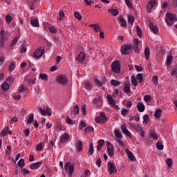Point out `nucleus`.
I'll use <instances>...</instances> for the list:
<instances>
[{
	"mask_svg": "<svg viewBox=\"0 0 177 177\" xmlns=\"http://www.w3.org/2000/svg\"><path fill=\"white\" fill-rule=\"evenodd\" d=\"M9 84L7 82H3L1 84V89L4 91H9Z\"/></svg>",
	"mask_w": 177,
	"mask_h": 177,
	"instance_id": "5701e85b",
	"label": "nucleus"
},
{
	"mask_svg": "<svg viewBox=\"0 0 177 177\" xmlns=\"http://www.w3.org/2000/svg\"><path fill=\"white\" fill-rule=\"evenodd\" d=\"M133 50V46L132 44H124L121 47V53L122 55H129Z\"/></svg>",
	"mask_w": 177,
	"mask_h": 177,
	"instance_id": "7ed1b4c3",
	"label": "nucleus"
},
{
	"mask_svg": "<svg viewBox=\"0 0 177 177\" xmlns=\"http://www.w3.org/2000/svg\"><path fill=\"white\" fill-rule=\"evenodd\" d=\"M109 13H111V15H113V16H117V15H118V10L117 9H109Z\"/></svg>",
	"mask_w": 177,
	"mask_h": 177,
	"instance_id": "f704fd0d",
	"label": "nucleus"
},
{
	"mask_svg": "<svg viewBox=\"0 0 177 177\" xmlns=\"http://www.w3.org/2000/svg\"><path fill=\"white\" fill-rule=\"evenodd\" d=\"M68 139H70V135L65 133L61 136L60 142H61V143H66V142H67V140H68Z\"/></svg>",
	"mask_w": 177,
	"mask_h": 177,
	"instance_id": "2eb2a0df",
	"label": "nucleus"
},
{
	"mask_svg": "<svg viewBox=\"0 0 177 177\" xmlns=\"http://www.w3.org/2000/svg\"><path fill=\"white\" fill-rule=\"evenodd\" d=\"M165 21L167 26H172V24H174L175 21H177L176 15L172 14L171 12H167L166 14Z\"/></svg>",
	"mask_w": 177,
	"mask_h": 177,
	"instance_id": "f257e3e1",
	"label": "nucleus"
},
{
	"mask_svg": "<svg viewBox=\"0 0 177 177\" xmlns=\"http://www.w3.org/2000/svg\"><path fill=\"white\" fill-rule=\"evenodd\" d=\"M137 109L138 110L139 113H143L145 110V104L142 102H138L137 104Z\"/></svg>",
	"mask_w": 177,
	"mask_h": 177,
	"instance_id": "a211bd4d",
	"label": "nucleus"
},
{
	"mask_svg": "<svg viewBox=\"0 0 177 177\" xmlns=\"http://www.w3.org/2000/svg\"><path fill=\"white\" fill-rule=\"evenodd\" d=\"M44 53H45V50L39 48L34 51L33 57L35 59H41L44 55Z\"/></svg>",
	"mask_w": 177,
	"mask_h": 177,
	"instance_id": "423d86ee",
	"label": "nucleus"
},
{
	"mask_svg": "<svg viewBox=\"0 0 177 177\" xmlns=\"http://www.w3.org/2000/svg\"><path fill=\"white\" fill-rule=\"evenodd\" d=\"M34 121V115H30L28 118V124H31Z\"/></svg>",
	"mask_w": 177,
	"mask_h": 177,
	"instance_id": "4d7b16f0",
	"label": "nucleus"
},
{
	"mask_svg": "<svg viewBox=\"0 0 177 177\" xmlns=\"http://www.w3.org/2000/svg\"><path fill=\"white\" fill-rule=\"evenodd\" d=\"M39 111L43 116L52 115V109L49 106H46L45 109H43L42 108H39Z\"/></svg>",
	"mask_w": 177,
	"mask_h": 177,
	"instance_id": "1a4fd4ad",
	"label": "nucleus"
},
{
	"mask_svg": "<svg viewBox=\"0 0 177 177\" xmlns=\"http://www.w3.org/2000/svg\"><path fill=\"white\" fill-rule=\"evenodd\" d=\"M39 78H41V80H43V81H48V75H46V74L45 73H40Z\"/></svg>",
	"mask_w": 177,
	"mask_h": 177,
	"instance_id": "ea45409f",
	"label": "nucleus"
},
{
	"mask_svg": "<svg viewBox=\"0 0 177 177\" xmlns=\"http://www.w3.org/2000/svg\"><path fill=\"white\" fill-rule=\"evenodd\" d=\"M6 82H8V84H10V85H12V84H13V82H15V78L12 76H9L7 79H6Z\"/></svg>",
	"mask_w": 177,
	"mask_h": 177,
	"instance_id": "4c0bfd02",
	"label": "nucleus"
},
{
	"mask_svg": "<svg viewBox=\"0 0 177 177\" xmlns=\"http://www.w3.org/2000/svg\"><path fill=\"white\" fill-rule=\"evenodd\" d=\"M0 37L1 41H5V39H8V37L5 36V30H1L0 31Z\"/></svg>",
	"mask_w": 177,
	"mask_h": 177,
	"instance_id": "473e14b6",
	"label": "nucleus"
},
{
	"mask_svg": "<svg viewBox=\"0 0 177 177\" xmlns=\"http://www.w3.org/2000/svg\"><path fill=\"white\" fill-rule=\"evenodd\" d=\"M57 84L60 85H66L67 84V77L64 75H60L56 78Z\"/></svg>",
	"mask_w": 177,
	"mask_h": 177,
	"instance_id": "6e6552de",
	"label": "nucleus"
},
{
	"mask_svg": "<svg viewBox=\"0 0 177 177\" xmlns=\"http://www.w3.org/2000/svg\"><path fill=\"white\" fill-rule=\"evenodd\" d=\"M126 5H127L128 8H132V3L129 0H124Z\"/></svg>",
	"mask_w": 177,
	"mask_h": 177,
	"instance_id": "338daca9",
	"label": "nucleus"
},
{
	"mask_svg": "<svg viewBox=\"0 0 177 177\" xmlns=\"http://www.w3.org/2000/svg\"><path fill=\"white\" fill-rule=\"evenodd\" d=\"M18 166H19L20 168H23V167L24 166V160L20 159L18 162Z\"/></svg>",
	"mask_w": 177,
	"mask_h": 177,
	"instance_id": "680f3d73",
	"label": "nucleus"
},
{
	"mask_svg": "<svg viewBox=\"0 0 177 177\" xmlns=\"http://www.w3.org/2000/svg\"><path fill=\"white\" fill-rule=\"evenodd\" d=\"M156 147L158 150H162L164 149V145L160 142L156 143Z\"/></svg>",
	"mask_w": 177,
	"mask_h": 177,
	"instance_id": "8fccbe9b",
	"label": "nucleus"
},
{
	"mask_svg": "<svg viewBox=\"0 0 177 177\" xmlns=\"http://www.w3.org/2000/svg\"><path fill=\"white\" fill-rule=\"evenodd\" d=\"M131 80L132 85H133V86H136L138 85V84H140V82L143 81V75H142V73H138L136 77L135 75H133Z\"/></svg>",
	"mask_w": 177,
	"mask_h": 177,
	"instance_id": "f03ea898",
	"label": "nucleus"
},
{
	"mask_svg": "<svg viewBox=\"0 0 177 177\" xmlns=\"http://www.w3.org/2000/svg\"><path fill=\"white\" fill-rule=\"evenodd\" d=\"M95 165H97V168H100V167L102 166V159H97Z\"/></svg>",
	"mask_w": 177,
	"mask_h": 177,
	"instance_id": "69168bd1",
	"label": "nucleus"
},
{
	"mask_svg": "<svg viewBox=\"0 0 177 177\" xmlns=\"http://www.w3.org/2000/svg\"><path fill=\"white\" fill-rule=\"evenodd\" d=\"M171 75L172 77H176V78H177V68H173Z\"/></svg>",
	"mask_w": 177,
	"mask_h": 177,
	"instance_id": "13d9d810",
	"label": "nucleus"
},
{
	"mask_svg": "<svg viewBox=\"0 0 177 177\" xmlns=\"http://www.w3.org/2000/svg\"><path fill=\"white\" fill-rule=\"evenodd\" d=\"M136 31L139 38H142V29H140V27L136 26Z\"/></svg>",
	"mask_w": 177,
	"mask_h": 177,
	"instance_id": "a19ab883",
	"label": "nucleus"
},
{
	"mask_svg": "<svg viewBox=\"0 0 177 177\" xmlns=\"http://www.w3.org/2000/svg\"><path fill=\"white\" fill-rule=\"evenodd\" d=\"M161 114H162V111H161V109H156L155 113H154V117L156 118H160V117H161Z\"/></svg>",
	"mask_w": 177,
	"mask_h": 177,
	"instance_id": "cd10ccee",
	"label": "nucleus"
},
{
	"mask_svg": "<svg viewBox=\"0 0 177 177\" xmlns=\"http://www.w3.org/2000/svg\"><path fill=\"white\" fill-rule=\"evenodd\" d=\"M16 68V62L13 61L8 66L9 71H13Z\"/></svg>",
	"mask_w": 177,
	"mask_h": 177,
	"instance_id": "2f4dec72",
	"label": "nucleus"
},
{
	"mask_svg": "<svg viewBox=\"0 0 177 177\" xmlns=\"http://www.w3.org/2000/svg\"><path fill=\"white\" fill-rule=\"evenodd\" d=\"M42 149H44V145L42 143L39 144L37 147V151H42Z\"/></svg>",
	"mask_w": 177,
	"mask_h": 177,
	"instance_id": "3c124183",
	"label": "nucleus"
},
{
	"mask_svg": "<svg viewBox=\"0 0 177 177\" xmlns=\"http://www.w3.org/2000/svg\"><path fill=\"white\" fill-rule=\"evenodd\" d=\"M125 153L127 154V157L130 161H136V157H135V155L128 149H125Z\"/></svg>",
	"mask_w": 177,
	"mask_h": 177,
	"instance_id": "f8f14e48",
	"label": "nucleus"
},
{
	"mask_svg": "<svg viewBox=\"0 0 177 177\" xmlns=\"http://www.w3.org/2000/svg\"><path fill=\"white\" fill-rule=\"evenodd\" d=\"M108 169L111 175L117 173V167L114 163L108 162Z\"/></svg>",
	"mask_w": 177,
	"mask_h": 177,
	"instance_id": "9d476101",
	"label": "nucleus"
},
{
	"mask_svg": "<svg viewBox=\"0 0 177 177\" xmlns=\"http://www.w3.org/2000/svg\"><path fill=\"white\" fill-rule=\"evenodd\" d=\"M65 171H67L68 176L73 177V174H74V165L68 162L64 165Z\"/></svg>",
	"mask_w": 177,
	"mask_h": 177,
	"instance_id": "20e7f679",
	"label": "nucleus"
},
{
	"mask_svg": "<svg viewBox=\"0 0 177 177\" xmlns=\"http://www.w3.org/2000/svg\"><path fill=\"white\" fill-rule=\"evenodd\" d=\"M126 5H127L128 8H132V3L129 0H124Z\"/></svg>",
	"mask_w": 177,
	"mask_h": 177,
	"instance_id": "774afa93",
	"label": "nucleus"
},
{
	"mask_svg": "<svg viewBox=\"0 0 177 177\" xmlns=\"http://www.w3.org/2000/svg\"><path fill=\"white\" fill-rule=\"evenodd\" d=\"M121 129L122 132H123L126 136L132 139V135L131 134V132H129V130L127 129V126L125 124L122 125Z\"/></svg>",
	"mask_w": 177,
	"mask_h": 177,
	"instance_id": "ddd939ff",
	"label": "nucleus"
},
{
	"mask_svg": "<svg viewBox=\"0 0 177 177\" xmlns=\"http://www.w3.org/2000/svg\"><path fill=\"white\" fill-rule=\"evenodd\" d=\"M90 27L93 28L95 32H100V26H99L97 24H91L90 25Z\"/></svg>",
	"mask_w": 177,
	"mask_h": 177,
	"instance_id": "b1692460",
	"label": "nucleus"
},
{
	"mask_svg": "<svg viewBox=\"0 0 177 177\" xmlns=\"http://www.w3.org/2000/svg\"><path fill=\"white\" fill-rule=\"evenodd\" d=\"M111 68L113 73L118 74L121 71V63H120V61H114L112 63Z\"/></svg>",
	"mask_w": 177,
	"mask_h": 177,
	"instance_id": "39448f33",
	"label": "nucleus"
},
{
	"mask_svg": "<svg viewBox=\"0 0 177 177\" xmlns=\"http://www.w3.org/2000/svg\"><path fill=\"white\" fill-rule=\"evenodd\" d=\"M42 165V162H37L30 166V169L35 170L38 169L39 167Z\"/></svg>",
	"mask_w": 177,
	"mask_h": 177,
	"instance_id": "6ab92c4d",
	"label": "nucleus"
},
{
	"mask_svg": "<svg viewBox=\"0 0 177 177\" xmlns=\"http://www.w3.org/2000/svg\"><path fill=\"white\" fill-rule=\"evenodd\" d=\"M144 100H145V102H151V97H150V95H146L144 97Z\"/></svg>",
	"mask_w": 177,
	"mask_h": 177,
	"instance_id": "0e129e2a",
	"label": "nucleus"
},
{
	"mask_svg": "<svg viewBox=\"0 0 177 177\" xmlns=\"http://www.w3.org/2000/svg\"><path fill=\"white\" fill-rule=\"evenodd\" d=\"M74 17L75 19H77V20H81L82 19V16H81V14L80 12H75Z\"/></svg>",
	"mask_w": 177,
	"mask_h": 177,
	"instance_id": "6e6d98bb",
	"label": "nucleus"
},
{
	"mask_svg": "<svg viewBox=\"0 0 177 177\" xmlns=\"http://www.w3.org/2000/svg\"><path fill=\"white\" fill-rule=\"evenodd\" d=\"M128 109L123 108L122 110L121 111V115L124 117V115H127V114H128Z\"/></svg>",
	"mask_w": 177,
	"mask_h": 177,
	"instance_id": "5fc2aeb1",
	"label": "nucleus"
},
{
	"mask_svg": "<svg viewBox=\"0 0 177 177\" xmlns=\"http://www.w3.org/2000/svg\"><path fill=\"white\" fill-rule=\"evenodd\" d=\"M106 98L109 101V104H111V106H114L115 104V102H114V99H113L111 95H107Z\"/></svg>",
	"mask_w": 177,
	"mask_h": 177,
	"instance_id": "393cba45",
	"label": "nucleus"
},
{
	"mask_svg": "<svg viewBox=\"0 0 177 177\" xmlns=\"http://www.w3.org/2000/svg\"><path fill=\"white\" fill-rule=\"evenodd\" d=\"M157 1L156 0H151L148 2L147 9L148 12H151V9L156 6Z\"/></svg>",
	"mask_w": 177,
	"mask_h": 177,
	"instance_id": "4468645a",
	"label": "nucleus"
},
{
	"mask_svg": "<svg viewBox=\"0 0 177 177\" xmlns=\"http://www.w3.org/2000/svg\"><path fill=\"white\" fill-rule=\"evenodd\" d=\"M124 92L128 95L131 92V84L129 82H126L124 84Z\"/></svg>",
	"mask_w": 177,
	"mask_h": 177,
	"instance_id": "dca6fc26",
	"label": "nucleus"
},
{
	"mask_svg": "<svg viewBox=\"0 0 177 177\" xmlns=\"http://www.w3.org/2000/svg\"><path fill=\"white\" fill-rule=\"evenodd\" d=\"M79 113H80V107H78V106L76 105L73 109V113L75 115V114H78Z\"/></svg>",
	"mask_w": 177,
	"mask_h": 177,
	"instance_id": "bf43d9fd",
	"label": "nucleus"
},
{
	"mask_svg": "<svg viewBox=\"0 0 177 177\" xmlns=\"http://www.w3.org/2000/svg\"><path fill=\"white\" fill-rule=\"evenodd\" d=\"M149 138L151 139H153V140H157V139H158V136H157V134H156L154 133H151L149 134Z\"/></svg>",
	"mask_w": 177,
	"mask_h": 177,
	"instance_id": "37998d69",
	"label": "nucleus"
},
{
	"mask_svg": "<svg viewBox=\"0 0 177 177\" xmlns=\"http://www.w3.org/2000/svg\"><path fill=\"white\" fill-rule=\"evenodd\" d=\"M166 164L168 165L169 168H171L172 167V159L169 158L166 160Z\"/></svg>",
	"mask_w": 177,
	"mask_h": 177,
	"instance_id": "052dcab7",
	"label": "nucleus"
},
{
	"mask_svg": "<svg viewBox=\"0 0 177 177\" xmlns=\"http://www.w3.org/2000/svg\"><path fill=\"white\" fill-rule=\"evenodd\" d=\"M30 24H32V27H39V21L38 19H32Z\"/></svg>",
	"mask_w": 177,
	"mask_h": 177,
	"instance_id": "a878e982",
	"label": "nucleus"
},
{
	"mask_svg": "<svg viewBox=\"0 0 177 177\" xmlns=\"http://www.w3.org/2000/svg\"><path fill=\"white\" fill-rule=\"evenodd\" d=\"M64 19V12L60 11L58 16V21H62Z\"/></svg>",
	"mask_w": 177,
	"mask_h": 177,
	"instance_id": "79ce46f5",
	"label": "nucleus"
},
{
	"mask_svg": "<svg viewBox=\"0 0 177 177\" xmlns=\"http://www.w3.org/2000/svg\"><path fill=\"white\" fill-rule=\"evenodd\" d=\"M145 57L146 60L150 59V48L149 47H146L145 49Z\"/></svg>",
	"mask_w": 177,
	"mask_h": 177,
	"instance_id": "412c9836",
	"label": "nucleus"
},
{
	"mask_svg": "<svg viewBox=\"0 0 177 177\" xmlns=\"http://www.w3.org/2000/svg\"><path fill=\"white\" fill-rule=\"evenodd\" d=\"M115 136L116 138H118L119 139H121V138H122V134H121V133L120 132V131L116 130L115 131Z\"/></svg>",
	"mask_w": 177,
	"mask_h": 177,
	"instance_id": "864d4df0",
	"label": "nucleus"
},
{
	"mask_svg": "<svg viewBox=\"0 0 177 177\" xmlns=\"http://www.w3.org/2000/svg\"><path fill=\"white\" fill-rule=\"evenodd\" d=\"M27 91V86H24V84H21V88L19 91V93H21L22 92H26Z\"/></svg>",
	"mask_w": 177,
	"mask_h": 177,
	"instance_id": "de8ad7c7",
	"label": "nucleus"
},
{
	"mask_svg": "<svg viewBox=\"0 0 177 177\" xmlns=\"http://www.w3.org/2000/svg\"><path fill=\"white\" fill-rule=\"evenodd\" d=\"M106 146L108 156H109V157H113L114 156V146L113 145V144H111V142L109 141L106 142Z\"/></svg>",
	"mask_w": 177,
	"mask_h": 177,
	"instance_id": "0eeeda50",
	"label": "nucleus"
},
{
	"mask_svg": "<svg viewBox=\"0 0 177 177\" xmlns=\"http://www.w3.org/2000/svg\"><path fill=\"white\" fill-rule=\"evenodd\" d=\"M17 41H19V37L17 36L15 38L12 39L10 46L12 47L15 46V45L17 44Z\"/></svg>",
	"mask_w": 177,
	"mask_h": 177,
	"instance_id": "a18cd8bd",
	"label": "nucleus"
},
{
	"mask_svg": "<svg viewBox=\"0 0 177 177\" xmlns=\"http://www.w3.org/2000/svg\"><path fill=\"white\" fill-rule=\"evenodd\" d=\"M111 84L113 86H120V85H121V82H120L119 81L115 80H112L111 81Z\"/></svg>",
	"mask_w": 177,
	"mask_h": 177,
	"instance_id": "c9c22d12",
	"label": "nucleus"
},
{
	"mask_svg": "<svg viewBox=\"0 0 177 177\" xmlns=\"http://www.w3.org/2000/svg\"><path fill=\"white\" fill-rule=\"evenodd\" d=\"M93 104H97L98 103H102V97H95L92 100Z\"/></svg>",
	"mask_w": 177,
	"mask_h": 177,
	"instance_id": "72a5a7b5",
	"label": "nucleus"
},
{
	"mask_svg": "<svg viewBox=\"0 0 177 177\" xmlns=\"http://www.w3.org/2000/svg\"><path fill=\"white\" fill-rule=\"evenodd\" d=\"M93 151H94V149H93V144L91 143L89 146V148H88V150L87 151V154L88 156H93Z\"/></svg>",
	"mask_w": 177,
	"mask_h": 177,
	"instance_id": "bb28decb",
	"label": "nucleus"
},
{
	"mask_svg": "<svg viewBox=\"0 0 177 177\" xmlns=\"http://www.w3.org/2000/svg\"><path fill=\"white\" fill-rule=\"evenodd\" d=\"M120 23H121L122 27H127V21L125 20V19L121 17Z\"/></svg>",
	"mask_w": 177,
	"mask_h": 177,
	"instance_id": "09e8293b",
	"label": "nucleus"
},
{
	"mask_svg": "<svg viewBox=\"0 0 177 177\" xmlns=\"http://www.w3.org/2000/svg\"><path fill=\"white\" fill-rule=\"evenodd\" d=\"M149 28L153 34H158V27L157 26H154L152 23L149 24Z\"/></svg>",
	"mask_w": 177,
	"mask_h": 177,
	"instance_id": "f3484780",
	"label": "nucleus"
},
{
	"mask_svg": "<svg viewBox=\"0 0 177 177\" xmlns=\"http://www.w3.org/2000/svg\"><path fill=\"white\" fill-rule=\"evenodd\" d=\"M172 60H174V57H172V55H169L167 57V66H169L171 64V63L172 62Z\"/></svg>",
	"mask_w": 177,
	"mask_h": 177,
	"instance_id": "e433bc0d",
	"label": "nucleus"
},
{
	"mask_svg": "<svg viewBox=\"0 0 177 177\" xmlns=\"http://www.w3.org/2000/svg\"><path fill=\"white\" fill-rule=\"evenodd\" d=\"M49 30H50V32H51V34H56L57 30H56V28H55V26H50V27L49 28Z\"/></svg>",
	"mask_w": 177,
	"mask_h": 177,
	"instance_id": "e2e57ef3",
	"label": "nucleus"
},
{
	"mask_svg": "<svg viewBox=\"0 0 177 177\" xmlns=\"http://www.w3.org/2000/svg\"><path fill=\"white\" fill-rule=\"evenodd\" d=\"M149 115H145L143 116V124H149Z\"/></svg>",
	"mask_w": 177,
	"mask_h": 177,
	"instance_id": "c03bdc74",
	"label": "nucleus"
},
{
	"mask_svg": "<svg viewBox=\"0 0 177 177\" xmlns=\"http://www.w3.org/2000/svg\"><path fill=\"white\" fill-rule=\"evenodd\" d=\"M13 20V18L10 15H6V22L7 24H10L11 21Z\"/></svg>",
	"mask_w": 177,
	"mask_h": 177,
	"instance_id": "58836bf2",
	"label": "nucleus"
},
{
	"mask_svg": "<svg viewBox=\"0 0 177 177\" xmlns=\"http://www.w3.org/2000/svg\"><path fill=\"white\" fill-rule=\"evenodd\" d=\"M86 111H88V106H86V104H84L82 106V113L83 115H86L88 114Z\"/></svg>",
	"mask_w": 177,
	"mask_h": 177,
	"instance_id": "c85d7f7f",
	"label": "nucleus"
},
{
	"mask_svg": "<svg viewBox=\"0 0 177 177\" xmlns=\"http://www.w3.org/2000/svg\"><path fill=\"white\" fill-rule=\"evenodd\" d=\"M94 82L96 84L97 86H103V83L97 79H95Z\"/></svg>",
	"mask_w": 177,
	"mask_h": 177,
	"instance_id": "603ef678",
	"label": "nucleus"
},
{
	"mask_svg": "<svg viewBox=\"0 0 177 177\" xmlns=\"http://www.w3.org/2000/svg\"><path fill=\"white\" fill-rule=\"evenodd\" d=\"M85 133H88V132H93V127H87L84 129Z\"/></svg>",
	"mask_w": 177,
	"mask_h": 177,
	"instance_id": "49530a36",
	"label": "nucleus"
},
{
	"mask_svg": "<svg viewBox=\"0 0 177 177\" xmlns=\"http://www.w3.org/2000/svg\"><path fill=\"white\" fill-rule=\"evenodd\" d=\"M85 53L81 52L80 53V54L78 55L77 57V60L80 62V63H82V62H84L85 60Z\"/></svg>",
	"mask_w": 177,
	"mask_h": 177,
	"instance_id": "4be33fe9",
	"label": "nucleus"
},
{
	"mask_svg": "<svg viewBox=\"0 0 177 177\" xmlns=\"http://www.w3.org/2000/svg\"><path fill=\"white\" fill-rule=\"evenodd\" d=\"M128 22L129 23V24L133 26V23L135 22V17H133V15H129L128 16Z\"/></svg>",
	"mask_w": 177,
	"mask_h": 177,
	"instance_id": "7c9ffc66",
	"label": "nucleus"
},
{
	"mask_svg": "<svg viewBox=\"0 0 177 177\" xmlns=\"http://www.w3.org/2000/svg\"><path fill=\"white\" fill-rule=\"evenodd\" d=\"M139 42H140L139 39L136 38L133 39V49L136 53H140V49H139Z\"/></svg>",
	"mask_w": 177,
	"mask_h": 177,
	"instance_id": "9b49d317",
	"label": "nucleus"
},
{
	"mask_svg": "<svg viewBox=\"0 0 177 177\" xmlns=\"http://www.w3.org/2000/svg\"><path fill=\"white\" fill-rule=\"evenodd\" d=\"M99 118L102 120V122H104V121H107V117L106 116V113L104 112H101L100 113Z\"/></svg>",
	"mask_w": 177,
	"mask_h": 177,
	"instance_id": "c756f323",
	"label": "nucleus"
},
{
	"mask_svg": "<svg viewBox=\"0 0 177 177\" xmlns=\"http://www.w3.org/2000/svg\"><path fill=\"white\" fill-rule=\"evenodd\" d=\"M82 146H84L82 141L79 140L76 145V149L78 153H80V151H82Z\"/></svg>",
	"mask_w": 177,
	"mask_h": 177,
	"instance_id": "aec40b11",
	"label": "nucleus"
}]
</instances>
